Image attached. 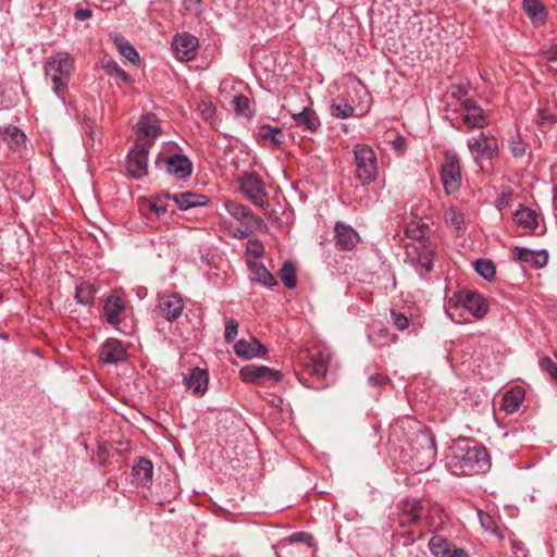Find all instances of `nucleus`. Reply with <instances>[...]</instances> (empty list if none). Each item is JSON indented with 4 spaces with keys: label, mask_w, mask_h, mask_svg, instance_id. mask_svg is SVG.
<instances>
[{
    "label": "nucleus",
    "mask_w": 557,
    "mask_h": 557,
    "mask_svg": "<svg viewBox=\"0 0 557 557\" xmlns=\"http://www.w3.org/2000/svg\"><path fill=\"white\" fill-rule=\"evenodd\" d=\"M454 459L457 460L461 472L467 475L485 472L490 468V458L485 447L470 441L455 447Z\"/></svg>",
    "instance_id": "obj_1"
},
{
    "label": "nucleus",
    "mask_w": 557,
    "mask_h": 557,
    "mask_svg": "<svg viewBox=\"0 0 557 557\" xmlns=\"http://www.w3.org/2000/svg\"><path fill=\"white\" fill-rule=\"evenodd\" d=\"M73 64V58L65 51L53 53L45 63V75L50 78L53 84V92L58 98L63 99L61 91L65 89L69 84Z\"/></svg>",
    "instance_id": "obj_2"
},
{
    "label": "nucleus",
    "mask_w": 557,
    "mask_h": 557,
    "mask_svg": "<svg viewBox=\"0 0 557 557\" xmlns=\"http://www.w3.org/2000/svg\"><path fill=\"white\" fill-rule=\"evenodd\" d=\"M436 459V444L434 436L429 431H420L412 445L409 467L413 472L429 470Z\"/></svg>",
    "instance_id": "obj_3"
},
{
    "label": "nucleus",
    "mask_w": 557,
    "mask_h": 557,
    "mask_svg": "<svg viewBox=\"0 0 557 557\" xmlns=\"http://www.w3.org/2000/svg\"><path fill=\"white\" fill-rule=\"evenodd\" d=\"M356 163V178L362 185L374 182L377 177V162L374 150L366 144H357L354 147Z\"/></svg>",
    "instance_id": "obj_4"
},
{
    "label": "nucleus",
    "mask_w": 557,
    "mask_h": 557,
    "mask_svg": "<svg viewBox=\"0 0 557 557\" xmlns=\"http://www.w3.org/2000/svg\"><path fill=\"white\" fill-rule=\"evenodd\" d=\"M440 175L446 194L449 195L459 190L461 186V169L459 158L454 151H445Z\"/></svg>",
    "instance_id": "obj_5"
},
{
    "label": "nucleus",
    "mask_w": 557,
    "mask_h": 557,
    "mask_svg": "<svg viewBox=\"0 0 557 557\" xmlns=\"http://www.w3.org/2000/svg\"><path fill=\"white\" fill-rule=\"evenodd\" d=\"M240 190L255 206L265 208L269 206L268 193L264 184L255 172H246L240 177Z\"/></svg>",
    "instance_id": "obj_6"
},
{
    "label": "nucleus",
    "mask_w": 557,
    "mask_h": 557,
    "mask_svg": "<svg viewBox=\"0 0 557 557\" xmlns=\"http://www.w3.org/2000/svg\"><path fill=\"white\" fill-rule=\"evenodd\" d=\"M239 376L245 383L262 385L268 382L282 381L283 373L267 366L248 364L239 370Z\"/></svg>",
    "instance_id": "obj_7"
},
{
    "label": "nucleus",
    "mask_w": 557,
    "mask_h": 557,
    "mask_svg": "<svg viewBox=\"0 0 557 557\" xmlns=\"http://www.w3.org/2000/svg\"><path fill=\"white\" fill-rule=\"evenodd\" d=\"M148 147L146 144H136L128 152L126 160L127 173L135 180H141L148 174Z\"/></svg>",
    "instance_id": "obj_8"
},
{
    "label": "nucleus",
    "mask_w": 557,
    "mask_h": 557,
    "mask_svg": "<svg viewBox=\"0 0 557 557\" xmlns=\"http://www.w3.org/2000/svg\"><path fill=\"white\" fill-rule=\"evenodd\" d=\"M468 148L474 156L475 162H478L479 158L492 160L499 152L497 139L482 132L478 136L468 139Z\"/></svg>",
    "instance_id": "obj_9"
},
{
    "label": "nucleus",
    "mask_w": 557,
    "mask_h": 557,
    "mask_svg": "<svg viewBox=\"0 0 557 557\" xmlns=\"http://www.w3.org/2000/svg\"><path fill=\"white\" fill-rule=\"evenodd\" d=\"M136 144H146L150 148L161 132L160 121L153 113L144 114L136 124Z\"/></svg>",
    "instance_id": "obj_10"
},
{
    "label": "nucleus",
    "mask_w": 557,
    "mask_h": 557,
    "mask_svg": "<svg viewBox=\"0 0 557 557\" xmlns=\"http://www.w3.org/2000/svg\"><path fill=\"white\" fill-rule=\"evenodd\" d=\"M184 307L182 297L176 293L159 295L158 312L169 322H173L181 317Z\"/></svg>",
    "instance_id": "obj_11"
},
{
    "label": "nucleus",
    "mask_w": 557,
    "mask_h": 557,
    "mask_svg": "<svg viewBox=\"0 0 557 557\" xmlns=\"http://www.w3.org/2000/svg\"><path fill=\"white\" fill-rule=\"evenodd\" d=\"M462 306L474 318L482 319L488 310L486 300L478 293L462 290L457 294V306Z\"/></svg>",
    "instance_id": "obj_12"
},
{
    "label": "nucleus",
    "mask_w": 557,
    "mask_h": 557,
    "mask_svg": "<svg viewBox=\"0 0 557 557\" xmlns=\"http://www.w3.org/2000/svg\"><path fill=\"white\" fill-rule=\"evenodd\" d=\"M172 47L178 60L190 61L196 57L198 39L187 33L176 35L173 38Z\"/></svg>",
    "instance_id": "obj_13"
},
{
    "label": "nucleus",
    "mask_w": 557,
    "mask_h": 557,
    "mask_svg": "<svg viewBox=\"0 0 557 557\" xmlns=\"http://www.w3.org/2000/svg\"><path fill=\"white\" fill-rule=\"evenodd\" d=\"M224 206L228 214L239 221L240 224H256V228L265 227L264 221L255 215L248 207L233 200L225 201Z\"/></svg>",
    "instance_id": "obj_14"
},
{
    "label": "nucleus",
    "mask_w": 557,
    "mask_h": 557,
    "mask_svg": "<svg viewBox=\"0 0 557 557\" xmlns=\"http://www.w3.org/2000/svg\"><path fill=\"white\" fill-rule=\"evenodd\" d=\"M331 362V354L326 350H321L312 354L308 361L305 363V371L312 377H325Z\"/></svg>",
    "instance_id": "obj_15"
},
{
    "label": "nucleus",
    "mask_w": 557,
    "mask_h": 557,
    "mask_svg": "<svg viewBox=\"0 0 557 557\" xmlns=\"http://www.w3.org/2000/svg\"><path fill=\"white\" fill-rule=\"evenodd\" d=\"M429 548L435 557H469L463 548L456 547L441 535H433Z\"/></svg>",
    "instance_id": "obj_16"
},
{
    "label": "nucleus",
    "mask_w": 557,
    "mask_h": 557,
    "mask_svg": "<svg viewBox=\"0 0 557 557\" xmlns=\"http://www.w3.org/2000/svg\"><path fill=\"white\" fill-rule=\"evenodd\" d=\"M334 231L335 246L339 250H351L359 240L357 232L344 223L337 222Z\"/></svg>",
    "instance_id": "obj_17"
},
{
    "label": "nucleus",
    "mask_w": 557,
    "mask_h": 557,
    "mask_svg": "<svg viewBox=\"0 0 557 557\" xmlns=\"http://www.w3.org/2000/svg\"><path fill=\"white\" fill-rule=\"evenodd\" d=\"M209 375L207 370L198 367L184 374V383L187 389L193 391L196 396H201L208 388Z\"/></svg>",
    "instance_id": "obj_18"
},
{
    "label": "nucleus",
    "mask_w": 557,
    "mask_h": 557,
    "mask_svg": "<svg viewBox=\"0 0 557 557\" xmlns=\"http://www.w3.org/2000/svg\"><path fill=\"white\" fill-rule=\"evenodd\" d=\"M126 359V351L117 339H108L100 351V360L107 364H116Z\"/></svg>",
    "instance_id": "obj_19"
},
{
    "label": "nucleus",
    "mask_w": 557,
    "mask_h": 557,
    "mask_svg": "<svg viewBox=\"0 0 557 557\" xmlns=\"http://www.w3.org/2000/svg\"><path fill=\"white\" fill-rule=\"evenodd\" d=\"M165 197L168 199H172V201L181 210H188L194 207L205 206L209 200L206 195L196 194L191 191H184L174 195L165 194Z\"/></svg>",
    "instance_id": "obj_20"
},
{
    "label": "nucleus",
    "mask_w": 557,
    "mask_h": 557,
    "mask_svg": "<svg viewBox=\"0 0 557 557\" xmlns=\"http://www.w3.org/2000/svg\"><path fill=\"white\" fill-rule=\"evenodd\" d=\"M166 171L177 178H186L193 172V164L186 156L174 154L166 159Z\"/></svg>",
    "instance_id": "obj_21"
},
{
    "label": "nucleus",
    "mask_w": 557,
    "mask_h": 557,
    "mask_svg": "<svg viewBox=\"0 0 557 557\" xmlns=\"http://www.w3.org/2000/svg\"><path fill=\"white\" fill-rule=\"evenodd\" d=\"M234 350L238 357L244 359H252L267 352V348L256 338L239 339L234 345Z\"/></svg>",
    "instance_id": "obj_22"
},
{
    "label": "nucleus",
    "mask_w": 557,
    "mask_h": 557,
    "mask_svg": "<svg viewBox=\"0 0 557 557\" xmlns=\"http://www.w3.org/2000/svg\"><path fill=\"white\" fill-rule=\"evenodd\" d=\"M515 252L517 260L531 263L536 269L543 268L548 262L546 250L534 251L524 247H516Z\"/></svg>",
    "instance_id": "obj_23"
},
{
    "label": "nucleus",
    "mask_w": 557,
    "mask_h": 557,
    "mask_svg": "<svg viewBox=\"0 0 557 557\" xmlns=\"http://www.w3.org/2000/svg\"><path fill=\"white\" fill-rule=\"evenodd\" d=\"M247 267L250 271V280L252 282H257L269 288L277 284L275 277L268 271L264 264L257 261H247Z\"/></svg>",
    "instance_id": "obj_24"
},
{
    "label": "nucleus",
    "mask_w": 557,
    "mask_h": 557,
    "mask_svg": "<svg viewBox=\"0 0 557 557\" xmlns=\"http://www.w3.org/2000/svg\"><path fill=\"white\" fill-rule=\"evenodd\" d=\"M292 117H293L296 126L302 128L304 131L313 133L320 126V120H319L318 115L315 114V112L312 109H310L308 107H305L302 109V111H300L298 113H293Z\"/></svg>",
    "instance_id": "obj_25"
},
{
    "label": "nucleus",
    "mask_w": 557,
    "mask_h": 557,
    "mask_svg": "<svg viewBox=\"0 0 557 557\" xmlns=\"http://www.w3.org/2000/svg\"><path fill=\"white\" fill-rule=\"evenodd\" d=\"M403 511L401 524H414L422 517L423 504L420 499H407L403 505Z\"/></svg>",
    "instance_id": "obj_26"
},
{
    "label": "nucleus",
    "mask_w": 557,
    "mask_h": 557,
    "mask_svg": "<svg viewBox=\"0 0 557 557\" xmlns=\"http://www.w3.org/2000/svg\"><path fill=\"white\" fill-rule=\"evenodd\" d=\"M523 400V388L520 386L512 387L510 391L505 393L502 401V409L505 410L507 413H513L519 410Z\"/></svg>",
    "instance_id": "obj_27"
},
{
    "label": "nucleus",
    "mask_w": 557,
    "mask_h": 557,
    "mask_svg": "<svg viewBox=\"0 0 557 557\" xmlns=\"http://www.w3.org/2000/svg\"><path fill=\"white\" fill-rule=\"evenodd\" d=\"M1 138L14 150H21L26 143L25 134L18 127L12 125L2 129Z\"/></svg>",
    "instance_id": "obj_28"
},
{
    "label": "nucleus",
    "mask_w": 557,
    "mask_h": 557,
    "mask_svg": "<svg viewBox=\"0 0 557 557\" xmlns=\"http://www.w3.org/2000/svg\"><path fill=\"white\" fill-rule=\"evenodd\" d=\"M124 309V304L120 297H109L103 306L106 320L111 325H116L121 322L120 313Z\"/></svg>",
    "instance_id": "obj_29"
},
{
    "label": "nucleus",
    "mask_w": 557,
    "mask_h": 557,
    "mask_svg": "<svg viewBox=\"0 0 557 557\" xmlns=\"http://www.w3.org/2000/svg\"><path fill=\"white\" fill-rule=\"evenodd\" d=\"M133 475L137 484L147 485L152 479L153 466L149 459L140 458L133 467Z\"/></svg>",
    "instance_id": "obj_30"
},
{
    "label": "nucleus",
    "mask_w": 557,
    "mask_h": 557,
    "mask_svg": "<svg viewBox=\"0 0 557 557\" xmlns=\"http://www.w3.org/2000/svg\"><path fill=\"white\" fill-rule=\"evenodd\" d=\"M461 119L468 129L483 128L488 124V117L482 108L462 113Z\"/></svg>",
    "instance_id": "obj_31"
},
{
    "label": "nucleus",
    "mask_w": 557,
    "mask_h": 557,
    "mask_svg": "<svg viewBox=\"0 0 557 557\" xmlns=\"http://www.w3.org/2000/svg\"><path fill=\"white\" fill-rule=\"evenodd\" d=\"M278 277L287 288L297 286L296 268L289 260L285 261L278 271Z\"/></svg>",
    "instance_id": "obj_32"
},
{
    "label": "nucleus",
    "mask_w": 557,
    "mask_h": 557,
    "mask_svg": "<svg viewBox=\"0 0 557 557\" xmlns=\"http://www.w3.org/2000/svg\"><path fill=\"white\" fill-rule=\"evenodd\" d=\"M433 258L434 252L432 249L428 247H422V251L419 252L416 270L420 273V275H424L429 273L433 268Z\"/></svg>",
    "instance_id": "obj_33"
},
{
    "label": "nucleus",
    "mask_w": 557,
    "mask_h": 557,
    "mask_svg": "<svg viewBox=\"0 0 557 557\" xmlns=\"http://www.w3.org/2000/svg\"><path fill=\"white\" fill-rule=\"evenodd\" d=\"M516 223L522 227H535L536 214L530 208L521 206L513 214Z\"/></svg>",
    "instance_id": "obj_34"
},
{
    "label": "nucleus",
    "mask_w": 557,
    "mask_h": 557,
    "mask_svg": "<svg viewBox=\"0 0 557 557\" xmlns=\"http://www.w3.org/2000/svg\"><path fill=\"white\" fill-rule=\"evenodd\" d=\"M96 288L87 282H83L76 286L75 299L81 305H91L94 301Z\"/></svg>",
    "instance_id": "obj_35"
},
{
    "label": "nucleus",
    "mask_w": 557,
    "mask_h": 557,
    "mask_svg": "<svg viewBox=\"0 0 557 557\" xmlns=\"http://www.w3.org/2000/svg\"><path fill=\"white\" fill-rule=\"evenodd\" d=\"M523 10L532 20L543 21L545 18V7L540 0H523Z\"/></svg>",
    "instance_id": "obj_36"
},
{
    "label": "nucleus",
    "mask_w": 557,
    "mask_h": 557,
    "mask_svg": "<svg viewBox=\"0 0 557 557\" xmlns=\"http://www.w3.org/2000/svg\"><path fill=\"white\" fill-rule=\"evenodd\" d=\"M473 268L475 272L486 281H492L495 277V265L488 259H478L476 261H474Z\"/></svg>",
    "instance_id": "obj_37"
},
{
    "label": "nucleus",
    "mask_w": 557,
    "mask_h": 557,
    "mask_svg": "<svg viewBox=\"0 0 557 557\" xmlns=\"http://www.w3.org/2000/svg\"><path fill=\"white\" fill-rule=\"evenodd\" d=\"M258 136L262 140H270L280 146L282 144L283 132L280 127H273L268 124L260 126Z\"/></svg>",
    "instance_id": "obj_38"
},
{
    "label": "nucleus",
    "mask_w": 557,
    "mask_h": 557,
    "mask_svg": "<svg viewBox=\"0 0 557 557\" xmlns=\"http://www.w3.org/2000/svg\"><path fill=\"white\" fill-rule=\"evenodd\" d=\"M115 45L120 53L131 63L136 64L139 61V54L136 49L124 38H116Z\"/></svg>",
    "instance_id": "obj_39"
},
{
    "label": "nucleus",
    "mask_w": 557,
    "mask_h": 557,
    "mask_svg": "<svg viewBox=\"0 0 557 557\" xmlns=\"http://www.w3.org/2000/svg\"><path fill=\"white\" fill-rule=\"evenodd\" d=\"M355 109L345 100L334 101L331 104V114L336 119H347L354 115Z\"/></svg>",
    "instance_id": "obj_40"
},
{
    "label": "nucleus",
    "mask_w": 557,
    "mask_h": 557,
    "mask_svg": "<svg viewBox=\"0 0 557 557\" xmlns=\"http://www.w3.org/2000/svg\"><path fill=\"white\" fill-rule=\"evenodd\" d=\"M232 103L234 106V110L238 115L242 116H250L252 114V110L250 109V101L244 95H236Z\"/></svg>",
    "instance_id": "obj_41"
},
{
    "label": "nucleus",
    "mask_w": 557,
    "mask_h": 557,
    "mask_svg": "<svg viewBox=\"0 0 557 557\" xmlns=\"http://www.w3.org/2000/svg\"><path fill=\"white\" fill-rule=\"evenodd\" d=\"M428 226L424 223H411L406 227V235L409 238L422 242L428 234Z\"/></svg>",
    "instance_id": "obj_42"
},
{
    "label": "nucleus",
    "mask_w": 557,
    "mask_h": 557,
    "mask_svg": "<svg viewBox=\"0 0 557 557\" xmlns=\"http://www.w3.org/2000/svg\"><path fill=\"white\" fill-rule=\"evenodd\" d=\"M103 67L110 76H117L125 83H128L131 81L128 74L123 69H121L120 65L113 60L108 61L103 65Z\"/></svg>",
    "instance_id": "obj_43"
},
{
    "label": "nucleus",
    "mask_w": 557,
    "mask_h": 557,
    "mask_svg": "<svg viewBox=\"0 0 557 557\" xmlns=\"http://www.w3.org/2000/svg\"><path fill=\"white\" fill-rule=\"evenodd\" d=\"M445 221L453 225L458 232L461 230L463 224V214L455 208H449L445 211Z\"/></svg>",
    "instance_id": "obj_44"
},
{
    "label": "nucleus",
    "mask_w": 557,
    "mask_h": 557,
    "mask_svg": "<svg viewBox=\"0 0 557 557\" xmlns=\"http://www.w3.org/2000/svg\"><path fill=\"white\" fill-rule=\"evenodd\" d=\"M198 110L203 120L210 122L215 114V107L210 100H201L198 103Z\"/></svg>",
    "instance_id": "obj_45"
},
{
    "label": "nucleus",
    "mask_w": 557,
    "mask_h": 557,
    "mask_svg": "<svg viewBox=\"0 0 557 557\" xmlns=\"http://www.w3.org/2000/svg\"><path fill=\"white\" fill-rule=\"evenodd\" d=\"M238 333V322L231 318L225 321V331H224V338L227 343H231L235 339Z\"/></svg>",
    "instance_id": "obj_46"
},
{
    "label": "nucleus",
    "mask_w": 557,
    "mask_h": 557,
    "mask_svg": "<svg viewBox=\"0 0 557 557\" xmlns=\"http://www.w3.org/2000/svg\"><path fill=\"white\" fill-rule=\"evenodd\" d=\"M170 199H168L164 196L156 197L150 202V209L157 213V215H161L166 212L168 210V202Z\"/></svg>",
    "instance_id": "obj_47"
},
{
    "label": "nucleus",
    "mask_w": 557,
    "mask_h": 557,
    "mask_svg": "<svg viewBox=\"0 0 557 557\" xmlns=\"http://www.w3.org/2000/svg\"><path fill=\"white\" fill-rule=\"evenodd\" d=\"M289 541L297 543H306L309 547L317 546L314 537L307 532H295L289 536Z\"/></svg>",
    "instance_id": "obj_48"
},
{
    "label": "nucleus",
    "mask_w": 557,
    "mask_h": 557,
    "mask_svg": "<svg viewBox=\"0 0 557 557\" xmlns=\"http://www.w3.org/2000/svg\"><path fill=\"white\" fill-rule=\"evenodd\" d=\"M541 369L548 373L557 382V363L554 362L549 357H543L540 359Z\"/></svg>",
    "instance_id": "obj_49"
},
{
    "label": "nucleus",
    "mask_w": 557,
    "mask_h": 557,
    "mask_svg": "<svg viewBox=\"0 0 557 557\" xmlns=\"http://www.w3.org/2000/svg\"><path fill=\"white\" fill-rule=\"evenodd\" d=\"M246 250H247L248 255H250L255 258H259L262 256V253L264 251V247L259 240L249 239L246 245Z\"/></svg>",
    "instance_id": "obj_50"
},
{
    "label": "nucleus",
    "mask_w": 557,
    "mask_h": 557,
    "mask_svg": "<svg viewBox=\"0 0 557 557\" xmlns=\"http://www.w3.org/2000/svg\"><path fill=\"white\" fill-rule=\"evenodd\" d=\"M391 318H392L393 324L396 326L397 330L405 331L406 329H408L409 320L405 314L398 313L395 310H392Z\"/></svg>",
    "instance_id": "obj_51"
},
{
    "label": "nucleus",
    "mask_w": 557,
    "mask_h": 557,
    "mask_svg": "<svg viewBox=\"0 0 557 557\" xmlns=\"http://www.w3.org/2000/svg\"><path fill=\"white\" fill-rule=\"evenodd\" d=\"M469 84L451 86V97L461 102V100L466 99L465 97L469 94Z\"/></svg>",
    "instance_id": "obj_52"
},
{
    "label": "nucleus",
    "mask_w": 557,
    "mask_h": 557,
    "mask_svg": "<svg viewBox=\"0 0 557 557\" xmlns=\"http://www.w3.org/2000/svg\"><path fill=\"white\" fill-rule=\"evenodd\" d=\"M388 377L383 373H375L368 377V382L372 386H383L388 382Z\"/></svg>",
    "instance_id": "obj_53"
},
{
    "label": "nucleus",
    "mask_w": 557,
    "mask_h": 557,
    "mask_svg": "<svg viewBox=\"0 0 557 557\" xmlns=\"http://www.w3.org/2000/svg\"><path fill=\"white\" fill-rule=\"evenodd\" d=\"M184 8L195 14L200 13L201 0H183Z\"/></svg>",
    "instance_id": "obj_54"
},
{
    "label": "nucleus",
    "mask_w": 557,
    "mask_h": 557,
    "mask_svg": "<svg viewBox=\"0 0 557 557\" xmlns=\"http://www.w3.org/2000/svg\"><path fill=\"white\" fill-rule=\"evenodd\" d=\"M460 106L463 109V113H467L470 111L472 112V111H475V109L481 108L475 100L469 99V98L461 100Z\"/></svg>",
    "instance_id": "obj_55"
},
{
    "label": "nucleus",
    "mask_w": 557,
    "mask_h": 557,
    "mask_svg": "<svg viewBox=\"0 0 557 557\" xmlns=\"http://www.w3.org/2000/svg\"><path fill=\"white\" fill-rule=\"evenodd\" d=\"M253 228H256V224H242V226L236 230V235L240 239L246 238L250 233H252Z\"/></svg>",
    "instance_id": "obj_56"
},
{
    "label": "nucleus",
    "mask_w": 557,
    "mask_h": 557,
    "mask_svg": "<svg viewBox=\"0 0 557 557\" xmlns=\"http://www.w3.org/2000/svg\"><path fill=\"white\" fill-rule=\"evenodd\" d=\"M74 16L78 21H86L92 16V11L89 9H77Z\"/></svg>",
    "instance_id": "obj_57"
},
{
    "label": "nucleus",
    "mask_w": 557,
    "mask_h": 557,
    "mask_svg": "<svg viewBox=\"0 0 557 557\" xmlns=\"http://www.w3.org/2000/svg\"><path fill=\"white\" fill-rule=\"evenodd\" d=\"M524 146L521 143L511 146V152L515 157L520 158L524 154Z\"/></svg>",
    "instance_id": "obj_58"
},
{
    "label": "nucleus",
    "mask_w": 557,
    "mask_h": 557,
    "mask_svg": "<svg viewBox=\"0 0 557 557\" xmlns=\"http://www.w3.org/2000/svg\"><path fill=\"white\" fill-rule=\"evenodd\" d=\"M404 143H405V138L403 137H397L395 140H394V146L396 149H403L404 147Z\"/></svg>",
    "instance_id": "obj_59"
},
{
    "label": "nucleus",
    "mask_w": 557,
    "mask_h": 557,
    "mask_svg": "<svg viewBox=\"0 0 557 557\" xmlns=\"http://www.w3.org/2000/svg\"><path fill=\"white\" fill-rule=\"evenodd\" d=\"M549 59L554 60V61H557V49L552 52V57Z\"/></svg>",
    "instance_id": "obj_60"
},
{
    "label": "nucleus",
    "mask_w": 557,
    "mask_h": 557,
    "mask_svg": "<svg viewBox=\"0 0 557 557\" xmlns=\"http://www.w3.org/2000/svg\"><path fill=\"white\" fill-rule=\"evenodd\" d=\"M555 357H556V359H557V351L555 352Z\"/></svg>",
    "instance_id": "obj_61"
}]
</instances>
